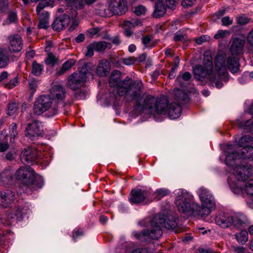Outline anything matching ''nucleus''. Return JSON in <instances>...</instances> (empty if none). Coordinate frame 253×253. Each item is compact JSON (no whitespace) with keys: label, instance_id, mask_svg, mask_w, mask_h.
Here are the masks:
<instances>
[{"label":"nucleus","instance_id":"nucleus-6","mask_svg":"<svg viewBox=\"0 0 253 253\" xmlns=\"http://www.w3.org/2000/svg\"><path fill=\"white\" fill-rule=\"evenodd\" d=\"M153 97L157 99V102L155 103L153 108H154V112H150L148 110L142 111H137V113L141 114L142 113L149 114L153 116L156 115H166L168 114L170 119H176L178 118L181 113V106L176 103H171L169 106V100L168 97L165 96H162L160 97H156L152 95Z\"/></svg>","mask_w":253,"mask_h":253},{"label":"nucleus","instance_id":"nucleus-53","mask_svg":"<svg viewBox=\"0 0 253 253\" xmlns=\"http://www.w3.org/2000/svg\"><path fill=\"white\" fill-rule=\"evenodd\" d=\"M195 1L196 0H183L181 4L183 7L187 8L191 6Z\"/></svg>","mask_w":253,"mask_h":253},{"label":"nucleus","instance_id":"nucleus-16","mask_svg":"<svg viewBox=\"0 0 253 253\" xmlns=\"http://www.w3.org/2000/svg\"><path fill=\"white\" fill-rule=\"evenodd\" d=\"M66 95V89L62 85H53L50 89V96L53 98V101L57 105L63 102Z\"/></svg>","mask_w":253,"mask_h":253},{"label":"nucleus","instance_id":"nucleus-47","mask_svg":"<svg viewBox=\"0 0 253 253\" xmlns=\"http://www.w3.org/2000/svg\"><path fill=\"white\" fill-rule=\"evenodd\" d=\"M29 84L32 93H35L38 86L37 81L35 79H31L29 81Z\"/></svg>","mask_w":253,"mask_h":253},{"label":"nucleus","instance_id":"nucleus-3","mask_svg":"<svg viewBox=\"0 0 253 253\" xmlns=\"http://www.w3.org/2000/svg\"><path fill=\"white\" fill-rule=\"evenodd\" d=\"M196 193L201 203V206L195 201L192 194L181 189L175 191V204L180 212L191 215L207 216L215 207L213 195L204 187L198 188Z\"/></svg>","mask_w":253,"mask_h":253},{"label":"nucleus","instance_id":"nucleus-58","mask_svg":"<svg viewBox=\"0 0 253 253\" xmlns=\"http://www.w3.org/2000/svg\"><path fill=\"white\" fill-rule=\"evenodd\" d=\"M168 7L172 9L175 6V0H166Z\"/></svg>","mask_w":253,"mask_h":253},{"label":"nucleus","instance_id":"nucleus-39","mask_svg":"<svg viewBox=\"0 0 253 253\" xmlns=\"http://www.w3.org/2000/svg\"><path fill=\"white\" fill-rule=\"evenodd\" d=\"M9 134L10 139H14L18 134L17 131V125L15 123H12L9 126Z\"/></svg>","mask_w":253,"mask_h":253},{"label":"nucleus","instance_id":"nucleus-55","mask_svg":"<svg viewBox=\"0 0 253 253\" xmlns=\"http://www.w3.org/2000/svg\"><path fill=\"white\" fill-rule=\"evenodd\" d=\"M83 235V231L80 229H76L73 232V238L75 240L80 236Z\"/></svg>","mask_w":253,"mask_h":253},{"label":"nucleus","instance_id":"nucleus-26","mask_svg":"<svg viewBox=\"0 0 253 253\" xmlns=\"http://www.w3.org/2000/svg\"><path fill=\"white\" fill-rule=\"evenodd\" d=\"M95 69L94 65L91 62H88L84 65L80 72L84 74L86 76V78L89 75L92 77Z\"/></svg>","mask_w":253,"mask_h":253},{"label":"nucleus","instance_id":"nucleus-63","mask_svg":"<svg viewBox=\"0 0 253 253\" xmlns=\"http://www.w3.org/2000/svg\"><path fill=\"white\" fill-rule=\"evenodd\" d=\"M78 24H79V23L77 21L74 20L73 22L72 25L69 27V30L70 31H73L74 30H75L76 28V27L78 25Z\"/></svg>","mask_w":253,"mask_h":253},{"label":"nucleus","instance_id":"nucleus-52","mask_svg":"<svg viewBox=\"0 0 253 253\" xmlns=\"http://www.w3.org/2000/svg\"><path fill=\"white\" fill-rule=\"evenodd\" d=\"M248 43L252 47V50L253 52V30H252L248 34L247 38Z\"/></svg>","mask_w":253,"mask_h":253},{"label":"nucleus","instance_id":"nucleus-40","mask_svg":"<svg viewBox=\"0 0 253 253\" xmlns=\"http://www.w3.org/2000/svg\"><path fill=\"white\" fill-rule=\"evenodd\" d=\"M45 62L47 65L53 66L56 63L57 59L53 54L49 53Z\"/></svg>","mask_w":253,"mask_h":253},{"label":"nucleus","instance_id":"nucleus-27","mask_svg":"<svg viewBox=\"0 0 253 253\" xmlns=\"http://www.w3.org/2000/svg\"><path fill=\"white\" fill-rule=\"evenodd\" d=\"M9 58L6 50L0 47V68H3L7 66Z\"/></svg>","mask_w":253,"mask_h":253},{"label":"nucleus","instance_id":"nucleus-24","mask_svg":"<svg viewBox=\"0 0 253 253\" xmlns=\"http://www.w3.org/2000/svg\"><path fill=\"white\" fill-rule=\"evenodd\" d=\"M88 33L91 37L96 36L101 37L103 39H109V35L106 31H102L99 27L89 29L87 31Z\"/></svg>","mask_w":253,"mask_h":253},{"label":"nucleus","instance_id":"nucleus-15","mask_svg":"<svg viewBox=\"0 0 253 253\" xmlns=\"http://www.w3.org/2000/svg\"><path fill=\"white\" fill-rule=\"evenodd\" d=\"M127 9L126 0H110L108 2L107 10L112 14L120 15L125 13Z\"/></svg>","mask_w":253,"mask_h":253},{"label":"nucleus","instance_id":"nucleus-44","mask_svg":"<svg viewBox=\"0 0 253 253\" xmlns=\"http://www.w3.org/2000/svg\"><path fill=\"white\" fill-rule=\"evenodd\" d=\"M146 11V8L142 5H139L135 7L134 12V13L140 16L143 14H144Z\"/></svg>","mask_w":253,"mask_h":253},{"label":"nucleus","instance_id":"nucleus-42","mask_svg":"<svg viewBox=\"0 0 253 253\" xmlns=\"http://www.w3.org/2000/svg\"><path fill=\"white\" fill-rule=\"evenodd\" d=\"M142 42L145 48H151L153 46L149 36L144 37L142 40Z\"/></svg>","mask_w":253,"mask_h":253},{"label":"nucleus","instance_id":"nucleus-54","mask_svg":"<svg viewBox=\"0 0 253 253\" xmlns=\"http://www.w3.org/2000/svg\"><path fill=\"white\" fill-rule=\"evenodd\" d=\"M233 252L235 253H245V248L239 246H233Z\"/></svg>","mask_w":253,"mask_h":253},{"label":"nucleus","instance_id":"nucleus-64","mask_svg":"<svg viewBox=\"0 0 253 253\" xmlns=\"http://www.w3.org/2000/svg\"><path fill=\"white\" fill-rule=\"evenodd\" d=\"M108 40H111L113 43L117 44V45L120 44V40L119 37H116L113 39H110V38L109 37Z\"/></svg>","mask_w":253,"mask_h":253},{"label":"nucleus","instance_id":"nucleus-49","mask_svg":"<svg viewBox=\"0 0 253 253\" xmlns=\"http://www.w3.org/2000/svg\"><path fill=\"white\" fill-rule=\"evenodd\" d=\"M169 193V191L165 189H161L156 191L157 196L158 197V199H160L164 196H167Z\"/></svg>","mask_w":253,"mask_h":253},{"label":"nucleus","instance_id":"nucleus-18","mask_svg":"<svg viewBox=\"0 0 253 253\" xmlns=\"http://www.w3.org/2000/svg\"><path fill=\"white\" fill-rule=\"evenodd\" d=\"M149 196V192L146 190L133 189L131 192L129 200L132 204H138L144 202Z\"/></svg>","mask_w":253,"mask_h":253},{"label":"nucleus","instance_id":"nucleus-29","mask_svg":"<svg viewBox=\"0 0 253 253\" xmlns=\"http://www.w3.org/2000/svg\"><path fill=\"white\" fill-rule=\"evenodd\" d=\"M238 242L241 244H245L248 240V233L246 230H242L235 235Z\"/></svg>","mask_w":253,"mask_h":253},{"label":"nucleus","instance_id":"nucleus-32","mask_svg":"<svg viewBox=\"0 0 253 253\" xmlns=\"http://www.w3.org/2000/svg\"><path fill=\"white\" fill-rule=\"evenodd\" d=\"M141 25V22L139 19H131L130 20L126 21L123 24V27L124 28L130 29Z\"/></svg>","mask_w":253,"mask_h":253},{"label":"nucleus","instance_id":"nucleus-36","mask_svg":"<svg viewBox=\"0 0 253 253\" xmlns=\"http://www.w3.org/2000/svg\"><path fill=\"white\" fill-rule=\"evenodd\" d=\"M18 105L16 103H9L7 106V114L9 116L14 115L17 111Z\"/></svg>","mask_w":253,"mask_h":253},{"label":"nucleus","instance_id":"nucleus-51","mask_svg":"<svg viewBox=\"0 0 253 253\" xmlns=\"http://www.w3.org/2000/svg\"><path fill=\"white\" fill-rule=\"evenodd\" d=\"M87 51L86 52L85 55L86 57H91L94 54V47H93V44L91 43L89 45H88L87 47Z\"/></svg>","mask_w":253,"mask_h":253},{"label":"nucleus","instance_id":"nucleus-45","mask_svg":"<svg viewBox=\"0 0 253 253\" xmlns=\"http://www.w3.org/2000/svg\"><path fill=\"white\" fill-rule=\"evenodd\" d=\"M237 21L239 24L245 25L249 22V19L244 15H241L237 17Z\"/></svg>","mask_w":253,"mask_h":253},{"label":"nucleus","instance_id":"nucleus-59","mask_svg":"<svg viewBox=\"0 0 253 253\" xmlns=\"http://www.w3.org/2000/svg\"><path fill=\"white\" fill-rule=\"evenodd\" d=\"M8 74L6 71H3L0 74V82L4 81L8 77Z\"/></svg>","mask_w":253,"mask_h":253},{"label":"nucleus","instance_id":"nucleus-56","mask_svg":"<svg viewBox=\"0 0 253 253\" xmlns=\"http://www.w3.org/2000/svg\"><path fill=\"white\" fill-rule=\"evenodd\" d=\"M15 152L14 151H10L6 155V158L8 160H12L15 158Z\"/></svg>","mask_w":253,"mask_h":253},{"label":"nucleus","instance_id":"nucleus-48","mask_svg":"<svg viewBox=\"0 0 253 253\" xmlns=\"http://www.w3.org/2000/svg\"><path fill=\"white\" fill-rule=\"evenodd\" d=\"M136 60L134 57H129L128 58H124L122 60L123 64L129 66L133 65Z\"/></svg>","mask_w":253,"mask_h":253},{"label":"nucleus","instance_id":"nucleus-43","mask_svg":"<svg viewBox=\"0 0 253 253\" xmlns=\"http://www.w3.org/2000/svg\"><path fill=\"white\" fill-rule=\"evenodd\" d=\"M185 36L182 34L181 31H178L174 34L173 40L175 42L184 41L185 40Z\"/></svg>","mask_w":253,"mask_h":253},{"label":"nucleus","instance_id":"nucleus-11","mask_svg":"<svg viewBox=\"0 0 253 253\" xmlns=\"http://www.w3.org/2000/svg\"><path fill=\"white\" fill-rule=\"evenodd\" d=\"M30 209L26 206H18L13 209L8 210L6 212L7 219L9 223L13 222L15 220H22L24 217L30 213Z\"/></svg>","mask_w":253,"mask_h":253},{"label":"nucleus","instance_id":"nucleus-9","mask_svg":"<svg viewBox=\"0 0 253 253\" xmlns=\"http://www.w3.org/2000/svg\"><path fill=\"white\" fill-rule=\"evenodd\" d=\"M245 41L244 39L238 38H235L230 47V51L232 55L226 59V57L222 55L226 59L227 69L232 73L237 72L239 69V63L238 58L234 55H239L243 53Z\"/></svg>","mask_w":253,"mask_h":253},{"label":"nucleus","instance_id":"nucleus-50","mask_svg":"<svg viewBox=\"0 0 253 253\" xmlns=\"http://www.w3.org/2000/svg\"><path fill=\"white\" fill-rule=\"evenodd\" d=\"M221 23L223 26H228L232 24L233 20L230 19L229 16H225L222 18Z\"/></svg>","mask_w":253,"mask_h":253},{"label":"nucleus","instance_id":"nucleus-28","mask_svg":"<svg viewBox=\"0 0 253 253\" xmlns=\"http://www.w3.org/2000/svg\"><path fill=\"white\" fill-rule=\"evenodd\" d=\"M92 44L93 47H94V50L97 51H102L106 49L107 47H108L109 49H110L111 47L110 43L104 41L93 42Z\"/></svg>","mask_w":253,"mask_h":253},{"label":"nucleus","instance_id":"nucleus-2","mask_svg":"<svg viewBox=\"0 0 253 253\" xmlns=\"http://www.w3.org/2000/svg\"><path fill=\"white\" fill-rule=\"evenodd\" d=\"M111 87H116L118 94L125 96L128 101H134L133 110L142 111L148 110L154 112L153 105L157 102V99L151 95L143 93V84L140 80L132 81L130 79L121 81L119 74H112L109 79Z\"/></svg>","mask_w":253,"mask_h":253},{"label":"nucleus","instance_id":"nucleus-60","mask_svg":"<svg viewBox=\"0 0 253 253\" xmlns=\"http://www.w3.org/2000/svg\"><path fill=\"white\" fill-rule=\"evenodd\" d=\"M84 39V35L83 34H80L76 38L75 41L77 42L80 43L83 42Z\"/></svg>","mask_w":253,"mask_h":253},{"label":"nucleus","instance_id":"nucleus-12","mask_svg":"<svg viewBox=\"0 0 253 253\" xmlns=\"http://www.w3.org/2000/svg\"><path fill=\"white\" fill-rule=\"evenodd\" d=\"M86 76L80 71L75 72L67 79V87L73 90L81 88L86 81Z\"/></svg>","mask_w":253,"mask_h":253},{"label":"nucleus","instance_id":"nucleus-57","mask_svg":"<svg viewBox=\"0 0 253 253\" xmlns=\"http://www.w3.org/2000/svg\"><path fill=\"white\" fill-rule=\"evenodd\" d=\"M208 40V37L206 36H202L196 40V42L199 44H202L204 42Z\"/></svg>","mask_w":253,"mask_h":253},{"label":"nucleus","instance_id":"nucleus-21","mask_svg":"<svg viewBox=\"0 0 253 253\" xmlns=\"http://www.w3.org/2000/svg\"><path fill=\"white\" fill-rule=\"evenodd\" d=\"M232 226L238 229L245 228L250 224L247 217L243 213H236L233 215Z\"/></svg>","mask_w":253,"mask_h":253},{"label":"nucleus","instance_id":"nucleus-5","mask_svg":"<svg viewBox=\"0 0 253 253\" xmlns=\"http://www.w3.org/2000/svg\"><path fill=\"white\" fill-rule=\"evenodd\" d=\"M140 224L147 228L141 232H134V237L141 241H149L150 240H158L163 234L161 227L167 229H173L177 225V219L171 215L166 216L158 214L153 218L146 219Z\"/></svg>","mask_w":253,"mask_h":253},{"label":"nucleus","instance_id":"nucleus-25","mask_svg":"<svg viewBox=\"0 0 253 253\" xmlns=\"http://www.w3.org/2000/svg\"><path fill=\"white\" fill-rule=\"evenodd\" d=\"M166 12V8L163 1L160 0L155 4V9L153 12V16L155 18H159L163 16Z\"/></svg>","mask_w":253,"mask_h":253},{"label":"nucleus","instance_id":"nucleus-8","mask_svg":"<svg viewBox=\"0 0 253 253\" xmlns=\"http://www.w3.org/2000/svg\"><path fill=\"white\" fill-rule=\"evenodd\" d=\"M59 112V107L53 101L49 95H42L35 100L33 106V113L36 115H41L47 112L48 117H53Z\"/></svg>","mask_w":253,"mask_h":253},{"label":"nucleus","instance_id":"nucleus-31","mask_svg":"<svg viewBox=\"0 0 253 253\" xmlns=\"http://www.w3.org/2000/svg\"><path fill=\"white\" fill-rule=\"evenodd\" d=\"M32 73L36 76L41 75L43 70V66L40 63H38L37 61H34L32 63Z\"/></svg>","mask_w":253,"mask_h":253},{"label":"nucleus","instance_id":"nucleus-34","mask_svg":"<svg viewBox=\"0 0 253 253\" xmlns=\"http://www.w3.org/2000/svg\"><path fill=\"white\" fill-rule=\"evenodd\" d=\"M5 132L3 131L0 133V152H2L6 151L9 147L7 143H2L6 138Z\"/></svg>","mask_w":253,"mask_h":253},{"label":"nucleus","instance_id":"nucleus-35","mask_svg":"<svg viewBox=\"0 0 253 253\" xmlns=\"http://www.w3.org/2000/svg\"><path fill=\"white\" fill-rule=\"evenodd\" d=\"M244 190L247 195L253 196V179H250L246 183Z\"/></svg>","mask_w":253,"mask_h":253},{"label":"nucleus","instance_id":"nucleus-33","mask_svg":"<svg viewBox=\"0 0 253 253\" xmlns=\"http://www.w3.org/2000/svg\"><path fill=\"white\" fill-rule=\"evenodd\" d=\"M191 78V75L188 72H184L181 74H179L176 78V81L181 86H184V82L188 81Z\"/></svg>","mask_w":253,"mask_h":253},{"label":"nucleus","instance_id":"nucleus-14","mask_svg":"<svg viewBox=\"0 0 253 253\" xmlns=\"http://www.w3.org/2000/svg\"><path fill=\"white\" fill-rule=\"evenodd\" d=\"M43 133L42 123L35 121L29 124L26 129V136L32 140L37 139Z\"/></svg>","mask_w":253,"mask_h":253},{"label":"nucleus","instance_id":"nucleus-37","mask_svg":"<svg viewBox=\"0 0 253 253\" xmlns=\"http://www.w3.org/2000/svg\"><path fill=\"white\" fill-rule=\"evenodd\" d=\"M230 33L227 30H220L214 35L215 40L221 39L228 36Z\"/></svg>","mask_w":253,"mask_h":253},{"label":"nucleus","instance_id":"nucleus-23","mask_svg":"<svg viewBox=\"0 0 253 253\" xmlns=\"http://www.w3.org/2000/svg\"><path fill=\"white\" fill-rule=\"evenodd\" d=\"M110 70V62L106 59H103L99 61L96 69V74L100 77H105L108 75Z\"/></svg>","mask_w":253,"mask_h":253},{"label":"nucleus","instance_id":"nucleus-10","mask_svg":"<svg viewBox=\"0 0 253 253\" xmlns=\"http://www.w3.org/2000/svg\"><path fill=\"white\" fill-rule=\"evenodd\" d=\"M48 156V155L46 154H39L37 149L34 148L27 147L22 151L20 158L21 161L26 165H30L36 162L45 166L49 164Z\"/></svg>","mask_w":253,"mask_h":253},{"label":"nucleus","instance_id":"nucleus-22","mask_svg":"<svg viewBox=\"0 0 253 253\" xmlns=\"http://www.w3.org/2000/svg\"><path fill=\"white\" fill-rule=\"evenodd\" d=\"M22 48V40L19 35H15L9 38V49L11 52H18Z\"/></svg>","mask_w":253,"mask_h":253},{"label":"nucleus","instance_id":"nucleus-38","mask_svg":"<svg viewBox=\"0 0 253 253\" xmlns=\"http://www.w3.org/2000/svg\"><path fill=\"white\" fill-rule=\"evenodd\" d=\"M17 13L15 11H10L8 16V19L5 21L3 24H9L15 22L17 20Z\"/></svg>","mask_w":253,"mask_h":253},{"label":"nucleus","instance_id":"nucleus-46","mask_svg":"<svg viewBox=\"0 0 253 253\" xmlns=\"http://www.w3.org/2000/svg\"><path fill=\"white\" fill-rule=\"evenodd\" d=\"M249 73H244L238 79L240 84H243L249 81Z\"/></svg>","mask_w":253,"mask_h":253},{"label":"nucleus","instance_id":"nucleus-61","mask_svg":"<svg viewBox=\"0 0 253 253\" xmlns=\"http://www.w3.org/2000/svg\"><path fill=\"white\" fill-rule=\"evenodd\" d=\"M247 204L250 208L253 209V196L247 200Z\"/></svg>","mask_w":253,"mask_h":253},{"label":"nucleus","instance_id":"nucleus-62","mask_svg":"<svg viewBox=\"0 0 253 253\" xmlns=\"http://www.w3.org/2000/svg\"><path fill=\"white\" fill-rule=\"evenodd\" d=\"M85 97L84 92L80 91L78 92L75 95V97L78 99H84Z\"/></svg>","mask_w":253,"mask_h":253},{"label":"nucleus","instance_id":"nucleus-17","mask_svg":"<svg viewBox=\"0 0 253 253\" xmlns=\"http://www.w3.org/2000/svg\"><path fill=\"white\" fill-rule=\"evenodd\" d=\"M233 220V215L221 212L218 213L215 217V223L222 228L232 226Z\"/></svg>","mask_w":253,"mask_h":253},{"label":"nucleus","instance_id":"nucleus-13","mask_svg":"<svg viewBox=\"0 0 253 253\" xmlns=\"http://www.w3.org/2000/svg\"><path fill=\"white\" fill-rule=\"evenodd\" d=\"M53 2V0H51L49 2L46 1V0H43L38 4L37 7V12L39 16L40 19L38 25L39 28L46 29L48 27L49 14L47 11H43L41 13V11L45 6H52Z\"/></svg>","mask_w":253,"mask_h":253},{"label":"nucleus","instance_id":"nucleus-7","mask_svg":"<svg viewBox=\"0 0 253 253\" xmlns=\"http://www.w3.org/2000/svg\"><path fill=\"white\" fill-rule=\"evenodd\" d=\"M15 177L27 187V192L29 190L34 191L41 188L43 185L42 179L37 178L33 169L27 166L19 168L15 173Z\"/></svg>","mask_w":253,"mask_h":253},{"label":"nucleus","instance_id":"nucleus-30","mask_svg":"<svg viewBox=\"0 0 253 253\" xmlns=\"http://www.w3.org/2000/svg\"><path fill=\"white\" fill-rule=\"evenodd\" d=\"M75 63V60L71 59L66 61L63 65L62 68L57 72V75H61L65 73L67 71L70 69Z\"/></svg>","mask_w":253,"mask_h":253},{"label":"nucleus","instance_id":"nucleus-20","mask_svg":"<svg viewBox=\"0 0 253 253\" xmlns=\"http://www.w3.org/2000/svg\"><path fill=\"white\" fill-rule=\"evenodd\" d=\"M70 22V17L66 14L59 15L52 24L53 30L60 31L67 27Z\"/></svg>","mask_w":253,"mask_h":253},{"label":"nucleus","instance_id":"nucleus-1","mask_svg":"<svg viewBox=\"0 0 253 253\" xmlns=\"http://www.w3.org/2000/svg\"><path fill=\"white\" fill-rule=\"evenodd\" d=\"M253 141L252 136L245 135L237 144H226L224 148L225 163L227 166L234 167L233 174L228 179L231 191L236 195H241L243 189L240 181H245L250 175V169L253 166V147L250 144Z\"/></svg>","mask_w":253,"mask_h":253},{"label":"nucleus","instance_id":"nucleus-4","mask_svg":"<svg viewBox=\"0 0 253 253\" xmlns=\"http://www.w3.org/2000/svg\"><path fill=\"white\" fill-rule=\"evenodd\" d=\"M204 56L203 65H199L193 68L195 79L202 80L207 78L211 83L214 84L217 88H221L223 85V82L225 83L228 81L225 58L222 54L216 56L214 61L216 75L213 71L211 56L209 55V52H205Z\"/></svg>","mask_w":253,"mask_h":253},{"label":"nucleus","instance_id":"nucleus-19","mask_svg":"<svg viewBox=\"0 0 253 253\" xmlns=\"http://www.w3.org/2000/svg\"><path fill=\"white\" fill-rule=\"evenodd\" d=\"M15 199L14 193L9 190L0 192V208L5 209L11 205Z\"/></svg>","mask_w":253,"mask_h":253},{"label":"nucleus","instance_id":"nucleus-41","mask_svg":"<svg viewBox=\"0 0 253 253\" xmlns=\"http://www.w3.org/2000/svg\"><path fill=\"white\" fill-rule=\"evenodd\" d=\"M19 84L18 79L16 77L9 81L8 83L5 84V87L8 89H11L17 86Z\"/></svg>","mask_w":253,"mask_h":253}]
</instances>
